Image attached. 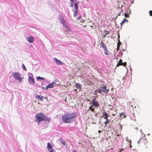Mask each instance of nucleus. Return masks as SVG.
Masks as SVG:
<instances>
[{"label":"nucleus","mask_w":152,"mask_h":152,"mask_svg":"<svg viewBox=\"0 0 152 152\" xmlns=\"http://www.w3.org/2000/svg\"><path fill=\"white\" fill-rule=\"evenodd\" d=\"M106 36V35L104 34V35L102 37H103V38H105Z\"/></svg>","instance_id":"obj_49"},{"label":"nucleus","mask_w":152,"mask_h":152,"mask_svg":"<svg viewBox=\"0 0 152 152\" xmlns=\"http://www.w3.org/2000/svg\"><path fill=\"white\" fill-rule=\"evenodd\" d=\"M45 89H46V90H47L49 88L48 86H47L46 87H45Z\"/></svg>","instance_id":"obj_43"},{"label":"nucleus","mask_w":152,"mask_h":152,"mask_svg":"<svg viewBox=\"0 0 152 152\" xmlns=\"http://www.w3.org/2000/svg\"><path fill=\"white\" fill-rule=\"evenodd\" d=\"M109 32L108 31H107V30H104V34L106 36H107L108 34H109Z\"/></svg>","instance_id":"obj_22"},{"label":"nucleus","mask_w":152,"mask_h":152,"mask_svg":"<svg viewBox=\"0 0 152 152\" xmlns=\"http://www.w3.org/2000/svg\"><path fill=\"white\" fill-rule=\"evenodd\" d=\"M104 54L106 55H108L109 54V53L108 51H105V52L104 53Z\"/></svg>","instance_id":"obj_31"},{"label":"nucleus","mask_w":152,"mask_h":152,"mask_svg":"<svg viewBox=\"0 0 152 152\" xmlns=\"http://www.w3.org/2000/svg\"><path fill=\"white\" fill-rule=\"evenodd\" d=\"M54 59L56 62L57 64L61 65H63L64 63L63 62L60 61V60H58L57 58H54Z\"/></svg>","instance_id":"obj_9"},{"label":"nucleus","mask_w":152,"mask_h":152,"mask_svg":"<svg viewBox=\"0 0 152 152\" xmlns=\"http://www.w3.org/2000/svg\"><path fill=\"white\" fill-rule=\"evenodd\" d=\"M47 148L48 149V150L52 149L53 148V146L49 142H48L47 144Z\"/></svg>","instance_id":"obj_11"},{"label":"nucleus","mask_w":152,"mask_h":152,"mask_svg":"<svg viewBox=\"0 0 152 152\" xmlns=\"http://www.w3.org/2000/svg\"><path fill=\"white\" fill-rule=\"evenodd\" d=\"M119 136V134H118V135H117V136Z\"/></svg>","instance_id":"obj_64"},{"label":"nucleus","mask_w":152,"mask_h":152,"mask_svg":"<svg viewBox=\"0 0 152 152\" xmlns=\"http://www.w3.org/2000/svg\"><path fill=\"white\" fill-rule=\"evenodd\" d=\"M94 98V99H96L97 98V96H93Z\"/></svg>","instance_id":"obj_48"},{"label":"nucleus","mask_w":152,"mask_h":152,"mask_svg":"<svg viewBox=\"0 0 152 152\" xmlns=\"http://www.w3.org/2000/svg\"><path fill=\"white\" fill-rule=\"evenodd\" d=\"M124 16L126 18H129V15L128 13H124Z\"/></svg>","instance_id":"obj_26"},{"label":"nucleus","mask_w":152,"mask_h":152,"mask_svg":"<svg viewBox=\"0 0 152 152\" xmlns=\"http://www.w3.org/2000/svg\"><path fill=\"white\" fill-rule=\"evenodd\" d=\"M122 50H123L124 51H125V50H124V49H123Z\"/></svg>","instance_id":"obj_62"},{"label":"nucleus","mask_w":152,"mask_h":152,"mask_svg":"<svg viewBox=\"0 0 152 152\" xmlns=\"http://www.w3.org/2000/svg\"><path fill=\"white\" fill-rule=\"evenodd\" d=\"M150 134H149H149H148V135H149Z\"/></svg>","instance_id":"obj_63"},{"label":"nucleus","mask_w":152,"mask_h":152,"mask_svg":"<svg viewBox=\"0 0 152 152\" xmlns=\"http://www.w3.org/2000/svg\"><path fill=\"white\" fill-rule=\"evenodd\" d=\"M97 93H99L100 94H102L100 88H98L94 92V94L95 95H96V94Z\"/></svg>","instance_id":"obj_12"},{"label":"nucleus","mask_w":152,"mask_h":152,"mask_svg":"<svg viewBox=\"0 0 152 152\" xmlns=\"http://www.w3.org/2000/svg\"><path fill=\"white\" fill-rule=\"evenodd\" d=\"M35 97L36 99L40 101H43V96H40L36 94Z\"/></svg>","instance_id":"obj_10"},{"label":"nucleus","mask_w":152,"mask_h":152,"mask_svg":"<svg viewBox=\"0 0 152 152\" xmlns=\"http://www.w3.org/2000/svg\"><path fill=\"white\" fill-rule=\"evenodd\" d=\"M19 75L20 74L18 73L15 72L13 75L16 79L18 80L19 82H21L22 80V78L19 76Z\"/></svg>","instance_id":"obj_6"},{"label":"nucleus","mask_w":152,"mask_h":152,"mask_svg":"<svg viewBox=\"0 0 152 152\" xmlns=\"http://www.w3.org/2000/svg\"><path fill=\"white\" fill-rule=\"evenodd\" d=\"M78 10H75V11L74 12V17L76 16L77 14H78Z\"/></svg>","instance_id":"obj_20"},{"label":"nucleus","mask_w":152,"mask_h":152,"mask_svg":"<svg viewBox=\"0 0 152 152\" xmlns=\"http://www.w3.org/2000/svg\"><path fill=\"white\" fill-rule=\"evenodd\" d=\"M100 44L101 45V46H102V47L104 48L105 47H107L105 45L104 43L103 42H102L100 43Z\"/></svg>","instance_id":"obj_19"},{"label":"nucleus","mask_w":152,"mask_h":152,"mask_svg":"<svg viewBox=\"0 0 152 152\" xmlns=\"http://www.w3.org/2000/svg\"><path fill=\"white\" fill-rule=\"evenodd\" d=\"M110 121V120L109 119H107L104 122V124H105L106 126H107V123L109 122Z\"/></svg>","instance_id":"obj_25"},{"label":"nucleus","mask_w":152,"mask_h":152,"mask_svg":"<svg viewBox=\"0 0 152 152\" xmlns=\"http://www.w3.org/2000/svg\"><path fill=\"white\" fill-rule=\"evenodd\" d=\"M108 117H104V119H105L106 120H107V119H108L107 118Z\"/></svg>","instance_id":"obj_44"},{"label":"nucleus","mask_w":152,"mask_h":152,"mask_svg":"<svg viewBox=\"0 0 152 152\" xmlns=\"http://www.w3.org/2000/svg\"><path fill=\"white\" fill-rule=\"evenodd\" d=\"M49 88H53L54 87V86H53L52 84L51 83L49 84L48 85H47Z\"/></svg>","instance_id":"obj_21"},{"label":"nucleus","mask_w":152,"mask_h":152,"mask_svg":"<svg viewBox=\"0 0 152 152\" xmlns=\"http://www.w3.org/2000/svg\"><path fill=\"white\" fill-rule=\"evenodd\" d=\"M123 12V10H121V12Z\"/></svg>","instance_id":"obj_58"},{"label":"nucleus","mask_w":152,"mask_h":152,"mask_svg":"<svg viewBox=\"0 0 152 152\" xmlns=\"http://www.w3.org/2000/svg\"><path fill=\"white\" fill-rule=\"evenodd\" d=\"M140 132H142V130H140Z\"/></svg>","instance_id":"obj_60"},{"label":"nucleus","mask_w":152,"mask_h":152,"mask_svg":"<svg viewBox=\"0 0 152 152\" xmlns=\"http://www.w3.org/2000/svg\"><path fill=\"white\" fill-rule=\"evenodd\" d=\"M75 91H77V89H75Z\"/></svg>","instance_id":"obj_61"},{"label":"nucleus","mask_w":152,"mask_h":152,"mask_svg":"<svg viewBox=\"0 0 152 152\" xmlns=\"http://www.w3.org/2000/svg\"><path fill=\"white\" fill-rule=\"evenodd\" d=\"M141 141V139H140V140H139L137 142V143H139L140 142V141Z\"/></svg>","instance_id":"obj_47"},{"label":"nucleus","mask_w":152,"mask_h":152,"mask_svg":"<svg viewBox=\"0 0 152 152\" xmlns=\"http://www.w3.org/2000/svg\"><path fill=\"white\" fill-rule=\"evenodd\" d=\"M42 88L43 89H44L45 88H44V87L43 86H42Z\"/></svg>","instance_id":"obj_57"},{"label":"nucleus","mask_w":152,"mask_h":152,"mask_svg":"<svg viewBox=\"0 0 152 152\" xmlns=\"http://www.w3.org/2000/svg\"><path fill=\"white\" fill-rule=\"evenodd\" d=\"M70 1L71 2H72L73 3H74V1H77L76 0H70Z\"/></svg>","instance_id":"obj_40"},{"label":"nucleus","mask_w":152,"mask_h":152,"mask_svg":"<svg viewBox=\"0 0 152 152\" xmlns=\"http://www.w3.org/2000/svg\"><path fill=\"white\" fill-rule=\"evenodd\" d=\"M26 39L30 43H33L34 39V38L32 36L27 37Z\"/></svg>","instance_id":"obj_7"},{"label":"nucleus","mask_w":152,"mask_h":152,"mask_svg":"<svg viewBox=\"0 0 152 152\" xmlns=\"http://www.w3.org/2000/svg\"><path fill=\"white\" fill-rule=\"evenodd\" d=\"M101 131L99 130H98V133H100V132H101Z\"/></svg>","instance_id":"obj_53"},{"label":"nucleus","mask_w":152,"mask_h":152,"mask_svg":"<svg viewBox=\"0 0 152 152\" xmlns=\"http://www.w3.org/2000/svg\"><path fill=\"white\" fill-rule=\"evenodd\" d=\"M107 87L106 86H104L100 87L101 90V91L102 94V92L105 93H108L109 91V90L108 89H107Z\"/></svg>","instance_id":"obj_5"},{"label":"nucleus","mask_w":152,"mask_h":152,"mask_svg":"<svg viewBox=\"0 0 152 152\" xmlns=\"http://www.w3.org/2000/svg\"><path fill=\"white\" fill-rule=\"evenodd\" d=\"M130 70L131 72H132V69L131 68H130Z\"/></svg>","instance_id":"obj_52"},{"label":"nucleus","mask_w":152,"mask_h":152,"mask_svg":"<svg viewBox=\"0 0 152 152\" xmlns=\"http://www.w3.org/2000/svg\"><path fill=\"white\" fill-rule=\"evenodd\" d=\"M71 7H73V4L72 3H71L70 4Z\"/></svg>","instance_id":"obj_45"},{"label":"nucleus","mask_w":152,"mask_h":152,"mask_svg":"<svg viewBox=\"0 0 152 152\" xmlns=\"http://www.w3.org/2000/svg\"><path fill=\"white\" fill-rule=\"evenodd\" d=\"M125 13H128V12L129 11V7H127V8H125Z\"/></svg>","instance_id":"obj_18"},{"label":"nucleus","mask_w":152,"mask_h":152,"mask_svg":"<svg viewBox=\"0 0 152 152\" xmlns=\"http://www.w3.org/2000/svg\"><path fill=\"white\" fill-rule=\"evenodd\" d=\"M60 20V22L63 24H64L65 22L64 20L63 17H60L59 18Z\"/></svg>","instance_id":"obj_13"},{"label":"nucleus","mask_w":152,"mask_h":152,"mask_svg":"<svg viewBox=\"0 0 152 152\" xmlns=\"http://www.w3.org/2000/svg\"><path fill=\"white\" fill-rule=\"evenodd\" d=\"M44 99H45L46 100H47L48 99V97H46L44 98Z\"/></svg>","instance_id":"obj_50"},{"label":"nucleus","mask_w":152,"mask_h":152,"mask_svg":"<svg viewBox=\"0 0 152 152\" xmlns=\"http://www.w3.org/2000/svg\"><path fill=\"white\" fill-rule=\"evenodd\" d=\"M121 13H119L118 14V16H120V15H121Z\"/></svg>","instance_id":"obj_54"},{"label":"nucleus","mask_w":152,"mask_h":152,"mask_svg":"<svg viewBox=\"0 0 152 152\" xmlns=\"http://www.w3.org/2000/svg\"><path fill=\"white\" fill-rule=\"evenodd\" d=\"M119 47H120V46L119 45H118V43H117V48L116 49H118V50L119 49Z\"/></svg>","instance_id":"obj_32"},{"label":"nucleus","mask_w":152,"mask_h":152,"mask_svg":"<svg viewBox=\"0 0 152 152\" xmlns=\"http://www.w3.org/2000/svg\"><path fill=\"white\" fill-rule=\"evenodd\" d=\"M74 5L75 7V10H78V7L77 4L76 3H74Z\"/></svg>","instance_id":"obj_16"},{"label":"nucleus","mask_w":152,"mask_h":152,"mask_svg":"<svg viewBox=\"0 0 152 152\" xmlns=\"http://www.w3.org/2000/svg\"><path fill=\"white\" fill-rule=\"evenodd\" d=\"M122 65L124 66H125L126 64V62H122Z\"/></svg>","instance_id":"obj_27"},{"label":"nucleus","mask_w":152,"mask_h":152,"mask_svg":"<svg viewBox=\"0 0 152 152\" xmlns=\"http://www.w3.org/2000/svg\"><path fill=\"white\" fill-rule=\"evenodd\" d=\"M118 54H119L118 55V56H120L123 55V53L121 51Z\"/></svg>","instance_id":"obj_29"},{"label":"nucleus","mask_w":152,"mask_h":152,"mask_svg":"<svg viewBox=\"0 0 152 152\" xmlns=\"http://www.w3.org/2000/svg\"><path fill=\"white\" fill-rule=\"evenodd\" d=\"M119 127L120 128V129L121 130L122 129V127L121 125L120 124H119Z\"/></svg>","instance_id":"obj_37"},{"label":"nucleus","mask_w":152,"mask_h":152,"mask_svg":"<svg viewBox=\"0 0 152 152\" xmlns=\"http://www.w3.org/2000/svg\"><path fill=\"white\" fill-rule=\"evenodd\" d=\"M123 115V117L124 118H125L126 117V115H125L124 114V112H123V113H121V115Z\"/></svg>","instance_id":"obj_28"},{"label":"nucleus","mask_w":152,"mask_h":152,"mask_svg":"<svg viewBox=\"0 0 152 152\" xmlns=\"http://www.w3.org/2000/svg\"><path fill=\"white\" fill-rule=\"evenodd\" d=\"M77 116L76 112H71L64 114L62 116V122L65 124L70 123L75 121Z\"/></svg>","instance_id":"obj_1"},{"label":"nucleus","mask_w":152,"mask_h":152,"mask_svg":"<svg viewBox=\"0 0 152 152\" xmlns=\"http://www.w3.org/2000/svg\"><path fill=\"white\" fill-rule=\"evenodd\" d=\"M76 87L78 89H82V85L79 83L76 84Z\"/></svg>","instance_id":"obj_14"},{"label":"nucleus","mask_w":152,"mask_h":152,"mask_svg":"<svg viewBox=\"0 0 152 152\" xmlns=\"http://www.w3.org/2000/svg\"><path fill=\"white\" fill-rule=\"evenodd\" d=\"M123 150V149H121L119 151V152H121L122 150Z\"/></svg>","instance_id":"obj_55"},{"label":"nucleus","mask_w":152,"mask_h":152,"mask_svg":"<svg viewBox=\"0 0 152 152\" xmlns=\"http://www.w3.org/2000/svg\"><path fill=\"white\" fill-rule=\"evenodd\" d=\"M118 51V49H115L114 50V53H116Z\"/></svg>","instance_id":"obj_30"},{"label":"nucleus","mask_w":152,"mask_h":152,"mask_svg":"<svg viewBox=\"0 0 152 152\" xmlns=\"http://www.w3.org/2000/svg\"><path fill=\"white\" fill-rule=\"evenodd\" d=\"M37 79V80H44L45 79V78L43 77H41L40 76H38L36 77Z\"/></svg>","instance_id":"obj_17"},{"label":"nucleus","mask_w":152,"mask_h":152,"mask_svg":"<svg viewBox=\"0 0 152 152\" xmlns=\"http://www.w3.org/2000/svg\"><path fill=\"white\" fill-rule=\"evenodd\" d=\"M22 67L23 70H25V71L26 70V68L24 64H22Z\"/></svg>","instance_id":"obj_24"},{"label":"nucleus","mask_w":152,"mask_h":152,"mask_svg":"<svg viewBox=\"0 0 152 152\" xmlns=\"http://www.w3.org/2000/svg\"><path fill=\"white\" fill-rule=\"evenodd\" d=\"M56 83V82L54 81H53L52 83H51V84H52L53 86V85L55 84Z\"/></svg>","instance_id":"obj_36"},{"label":"nucleus","mask_w":152,"mask_h":152,"mask_svg":"<svg viewBox=\"0 0 152 152\" xmlns=\"http://www.w3.org/2000/svg\"><path fill=\"white\" fill-rule=\"evenodd\" d=\"M72 152H77V151L76 150H73Z\"/></svg>","instance_id":"obj_51"},{"label":"nucleus","mask_w":152,"mask_h":152,"mask_svg":"<svg viewBox=\"0 0 152 152\" xmlns=\"http://www.w3.org/2000/svg\"><path fill=\"white\" fill-rule=\"evenodd\" d=\"M28 81L31 84L34 83L35 81L33 78V75L31 73L28 74Z\"/></svg>","instance_id":"obj_4"},{"label":"nucleus","mask_w":152,"mask_h":152,"mask_svg":"<svg viewBox=\"0 0 152 152\" xmlns=\"http://www.w3.org/2000/svg\"><path fill=\"white\" fill-rule=\"evenodd\" d=\"M119 61L122 63V60L121 59H120Z\"/></svg>","instance_id":"obj_46"},{"label":"nucleus","mask_w":152,"mask_h":152,"mask_svg":"<svg viewBox=\"0 0 152 152\" xmlns=\"http://www.w3.org/2000/svg\"><path fill=\"white\" fill-rule=\"evenodd\" d=\"M51 150H48V151H49V152H54L53 151V150L52 149H51Z\"/></svg>","instance_id":"obj_39"},{"label":"nucleus","mask_w":152,"mask_h":152,"mask_svg":"<svg viewBox=\"0 0 152 152\" xmlns=\"http://www.w3.org/2000/svg\"><path fill=\"white\" fill-rule=\"evenodd\" d=\"M128 20L127 19L124 18L121 22V23L120 24L121 25V27L122 25L125 22H128Z\"/></svg>","instance_id":"obj_15"},{"label":"nucleus","mask_w":152,"mask_h":152,"mask_svg":"<svg viewBox=\"0 0 152 152\" xmlns=\"http://www.w3.org/2000/svg\"><path fill=\"white\" fill-rule=\"evenodd\" d=\"M103 116H104V117H108L109 116V115L106 112L104 113Z\"/></svg>","instance_id":"obj_23"},{"label":"nucleus","mask_w":152,"mask_h":152,"mask_svg":"<svg viewBox=\"0 0 152 152\" xmlns=\"http://www.w3.org/2000/svg\"><path fill=\"white\" fill-rule=\"evenodd\" d=\"M87 101H90L91 102V101H90L89 99H88V100H87Z\"/></svg>","instance_id":"obj_59"},{"label":"nucleus","mask_w":152,"mask_h":152,"mask_svg":"<svg viewBox=\"0 0 152 152\" xmlns=\"http://www.w3.org/2000/svg\"><path fill=\"white\" fill-rule=\"evenodd\" d=\"M131 13V10H129V11L128 12V14L129 15Z\"/></svg>","instance_id":"obj_42"},{"label":"nucleus","mask_w":152,"mask_h":152,"mask_svg":"<svg viewBox=\"0 0 152 152\" xmlns=\"http://www.w3.org/2000/svg\"><path fill=\"white\" fill-rule=\"evenodd\" d=\"M149 13L150 14V15L151 16H152V11L150 10L149 11Z\"/></svg>","instance_id":"obj_33"},{"label":"nucleus","mask_w":152,"mask_h":152,"mask_svg":"<svg viewBox=\"0 0 152 152\" xmlns=\"http://www.w3.org/2000/svg\"><path fill=\"white\" fill-rule=\"evenodd\" d=\"M81 17V15H80L79 17H78L77 18V20H79Z\"/></svg>","instance_id":"obj_38"},{"label":"nucleus","mask_w":152,"mask_h":152,"mask_svg":"<svg viewBox=\"0 0 152 152\" xmlns=\"http://www.w3.org/2000/svg\"><path fill=\"white\" fill-rule=\"evenodd\" d=\"M135 129H136L137 130H138V129L137 127H135Z\"/></svg>","instance_id":"obj_56"},{"label":"nucleus","mask_w":152,"mask_h":152,"mask_svg":"<svg viewBox=\"0 0 152 152\" xmlns=\"http://www.w3.org/2000/svg\"><path fill=\"white\" fill-rule=\"evenodd\" d=\"M44 117H45V114L44 113H40L37 114L35 116L36 119L35 122L37 121V124L39 125V123L41 121H44Z\"/></svg>","instance_id":"obj_2"},{"label":"nucleus","mask_w":152,"mask_h":152,"mask_svg":"<svg viewBox=\"0 0 152 152\" xmlns=\"http://www.w3.org/2000/svg\"><path fill=\"white\" fill-rule=\"evenodd\" d=\"M44 120L43 121H44L45 122L46 124H48L51 120V118L50 117H48L47 116L45 115V117L44 118Z\"/></svg>","instance_id":"obj_8"},{"label":"nucleus","mask_w":152,"mask_h":152,"mask_svg":"<svg viewBox=\"0 0 152 152\" xmlns=\"http://www.w3.org/2000/svg\"><path fill=\"white\" fill-rule=\"evenodd\" d=\"M119 38H120V36H119V34H118V41H119Z\"/></svg>","instance_id":"obj_41"},{"label":"nucleus","mask_w":152,"mask_h":152,"mask_svg":"<svg viewBox=\"0 0 152 152\" xmlns=\"http://www.w3.org/2000/svg\"><path fill=\"white\" fill-rule=\"evenodd\" d=\"M61 142L64 145H65V142H64L63 141H62Z\"/></svg>","instance_id":"obj_35"},{"label":"nucleus","mask_w":152,"mask_h":152,"mask_svg":"<svg viewBox=\"0 0 152 152\" xmlns=\"http://www.w3.org/2000/svg\"><path fill=\"white\" fill-rule=\"evenodd\" d=\"M105 51H108V49H107V47H105L104 48Z\"/></svg>","instance_id":"obj_34"},{"label":"nucleus","mask_w":152,"mask_h":152,"mask_svg":"<svg viewBox=\"0 0 152 152\" xmlns=\"http://www.w3.org/2000/svg\"><path fill=\"white\" fill-rule=\"evenodd\" d=\"M91 106H90V108L91 111L94 112L95 110V108H93L92 107H98L99 106V102L96 101L95 99H93L92 100Z\"/></svg>","instance_id":"obj_3"}]
</instances>
